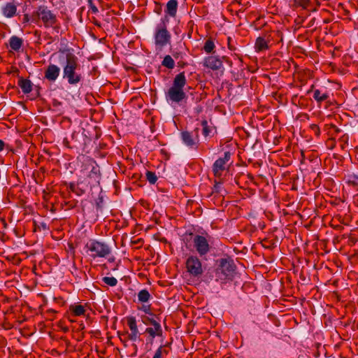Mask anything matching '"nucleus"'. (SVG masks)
I'll return each mask as SVG.
<instances>
[{"instance_id":"nucleus-1","label":"nucleus","mask_w":358,"mask_h":358,"mask_svg":"<svg viewBox=\"0 0 358 358\" xmlns=\"http://www.w3.org/2000/svg\"><path fill=\"white\" fill-rule=\"evenodd\" d=\"M59 64L62 68V78L73 86H77L84 79L78 58L72 52L60 51Z\"/></svg>"},{"instance_id":"nucleus-2","label":"nucleus","mask_w":358,"mask_h":358,"mask_svg":"<svg viewBox=\"0 0 358 358\" xmlns=\"http://www.w3.org/2000/svg\"><path fill=\"white\" fill-rule=\"evenodd\" d=\"M31 22L36 24L41 22L45 28H52L57 34L61 29V24L56 14L45 6H40L32 13Z\"/></svg>"},{"instance_id":"nucleus-3","label":"nucleus","mask_w":358,"mask_h":358,"mask_svg":"<svg viewBox=\"0 0 358 358\" xmlns=\"http://www.w3.org/2000/svg\"><path fill=\"white\" fill-rule=\"evenodd\" d=\"M187 84V79L184 71L177 74L173 80L172 85L165 92V97L168 102L180 104L187 99L184 87Z\"/></svg>"},{"instance_id":"nucleus-4","label":"nucleus","mask_w":358,"mask_h":358,"mask_svg":"<svg viewBox=\"0 0 358 358\" xmlns=\"http://www.w3.org/2000/svg\"><path fill=\"white\" fill-rule=\"evenodd\" d=\"M217 267L215 271L217 281L226 283L227 280H231L236 273V266L233 259L229 256H225L216 261Z\"/></svg>"},{"instance_id":"nucleus-5","label":"nucleus","mask_w":358,"mask_h":358,"mask_svg":"<svg viewBox=\"0 0 358 358\" xmlns=\"http://www.w3.org/2000/svg\"><path fill=\"white\" fill-rule=\"evenodd\" d=\"M90 256L93 259L106 258L111 254L110 247L105 242L92 239L85 245Z\"/></svg>"},{"instance_id":"nucleus-6","label":"nucleus","mask_w":358,"mask_h":358,"mask_svg":"<svg viewBox=\"0 0 358 358\" xmlns=\"http://www.w3.org/2000/svg\"><path fill=\"white\" fill-rule=\"evenodd\" d=\"M154 39L156 48L160 50L166 45L170 44L171 35L164 23L157 26L154 34Z\"/></svg>"},{"instance_id":"nucleus-7","label":"nucleus","mask_w":358,"mask_h":358,"mask_svg":"<svg viewBox=\"0 0 358 358\" xmlns=\"http://www.w3.org/2000/svg\"><path fill=\"white\" fill-rule=\"evenodd\" d=\"M185 266L187 271L193 277L199 278L203 273L201 262L195 255H190L187 258Z\"/></svg>"},{"instance_id":"nucleus-8","label":"nucleus","mask_w":358,"mask_h":358,"mask_svg":"<svg viewBox=\"0 0 358 358\" xmlns=\"http://www.w3.org/2000/svg\"><path fill=\"white\" fill-rule=\"evenodd\" d=\"M209 236L195 235L193 238V246L200 257L206 255L210 250Z\"/></svg>"},{"instance_id":"nucleus-9","label":"nucleus","mask_w":358,"mask_h":358,"mask_svg":"<svg viewBox=\"0 0 358 358\" xmlns=\"http://www.w3.org/2000/svg\"><path fill=\"white\" fill-rule=\"evenodd\" d=\"M199 128H196L194 131V134L187 131H182L180 136L182 143L189 148L196 149L199 141Z\"/></svg>"},{"instance_id":"nucleus-10","label":"nucleus","mask_w":358,"mask_h":358,"mask_svg":"<svg viewBox=\"0 0 358 358\" xmlns=\"http://www.w3.org/2000/svg\"><path fill=\"white\" fill-rule=\"evenodd\" d=\"M231 153L227 151L224 154V157L217 159L213 165V171L215 177H220L226 169V164L230 160Z\"/></svg>"},{"instance_id":"nucleus-11","label":"nucleus","mask_w":358,"mask_h":358,"mask_svg":"<svg viewBox=\"0 0 358 358\" xmlns=\"http://www.w3.org/2000/svg\"><path fill=\"white\" fill-rule=\"evenodd\" d=\"M17 3L13 1L7 2L1 7V13L6 18H13L17 15Z\"/></svg>"},{"instance_id":"nucleus-12","label":"nucleus","mask_w":358,"mask_h":358,"mask_svg":"<svg viewBox=\"0 0 358 358\" xmlns=\"http://www.w3.org/2000/svg\"><path fill=\"white\" fill-rule=\"evenodd\" d=\"M204 66L213 71H217L222 67V61L215 56H209L204 60Z\"/></svg>"},{"instance_id":"nucleus-13","label":"nucleus","mask_w":358,"mask_h":358,"mask_svg":"<svg viewBox=\"0 0 358 358\" xmlns=\"http://www.w3.org/2000/svg\"><path fill=\"white\" fill-rule=\"evenodd\" d=\"M60 69L55 64H50L45 71V78L49 81H55L59 76Z\"/></svg>"},{"instance_id":"nucleus-14","label":"nucleus","mask_w":358,"mask_h":358,"mask_svg":"<svg viewBox=\"0 0 358 358\" xmlns=\"http://www.w3.org/2000/svg\"><path fill=\"white\" fill-rule=\"evenodd\" d=\"M178 0H169L166 6V14L171 17H175L178 10Z\"/></svg>"},{"instance_id":"nucleus-15","label":"nucleus","mask_w":358,"mask_h":358,"mask_svg":"<svg viewBox=\"0 0 358 358\" xmlns=\"http://www.w3.org/2000/svg\"><path fill=\"white\" fill-rule=\"evenodd\" d=\"M268 42L269 41L263 36L257 37L255 43V51L259 52L268 50L269 48Z\"/></svg>"},{"instance_id":"nucleus-16","label":"nucleus","mask_w":358,"mask_h":358,"mask_svg":"<svg viewBox=\"0 0 358 358\" xmlns=\"http://www.w3.org/2000/svg\"><path fill=\"white\" fill-rule=\"evenodd\" d=\"M91 170L89 173V178L93 179L94 182H99L100 179V170L99 166L96 164L94 161H91Z\"/></svg>"},{"instance_id":"nucleus-17","label":"nucleus","mask_w":358,"mask_h":358,"mask_svg":"<svg viewBox=\"0 0 358 358\" xmlns=\"http://www.w3.org/2000/svg\"><path fill=\"white\" fill-rule=\"evenodd\" d=\"M17 84L24 94L29 93L32 90V83L28 79L20 78Z\"/></svg>"},{"instance_id":"nucleus-18","label":"nucleus","mask_w":358,"mask_h":358,"mask_svg":"<svg viewBox=\"0 0 358 358\" xmlns=\"http://www.w3.org/2000/svg\"><path fill=\"white\" fill-rule=\"evenodd\" d=\"M145 333L149 334V336L154 338L155 336H160L162 335V329L160 323L155 324L153 327H148L145 329Z\"/></svg>"},{"instance_id":"nucleus-19","label":"nucleus","mask_w":358,"mask_h":358,"mask_svg":"<svg viewBox=\"0 0 358 358\" xmlns=\"http://www.w3.org/2000/svg\"><path fill=\"white\" fill-rule=\"evenodd\" d=\"M22 39L16 36H13L9 40V45L10 48L15 51H19L22 45Z\"/></svg>"},{"instance_id":"nucleus-20","label":"nucleus","mask_w":358,"mask_h":358,"mask_svg":"<svg viewBox=\"0 0 358 358\" xmlns=\"http://www.w3.org/2000/svg\"><path fill=\"white\" fill-rule=\"evenodd\" d=\"M329 98V94L327 92H322L320 90H315L313 92V99L317 103H321L322 101H327Z\"/></svg>"},{"instance_id":"nucleus-21","label":"nucleus","mask_w":358,"mask_h":358,"mask_svg":"<svg viewBox=\"0 0 358 358\" xmlns=\"http://www.w3.org/2000/svg\"><path fill=\"white\" fill-rule=\"evenodd\" d=\"M141 321L143 324H145V325H152V326H155V324H159V318L155 315V316H150L149 315H142L141 317Z\"/></svg>"},{"instance_id":"nucleus-22","label":"nucleus","mask_w":358,"mask_h":358,"mask_svg":"<svg viewBox=\"0 0 358 358\" xmlns=\"http://www.w3.org/2000/svg\"><path fill=\"white\" fill-rule=\"evenodd\" d=\"M294 7H301L303 10H309L313 6L312 0H294Z\"/></svg>"},{"instance_id":"nucleus-23","label":"nucleus","mask_w":358,"mask_h":358,"mask_svg":"<svg viewBox=\"0 0 358 358\" xmlns=\"http://www.w3.org/2000/svg\"><path fill=\"white\" fill-rule=\"evenodd\" d=\"M127 323L131 333L140 334L135 317L129 316L127 317Z\"/></svg>"},{"instance_id":"nucleus-24","label":"nucleus","mask_w":358,"mask_h":358,"mask_svg":"<svg viewBox=\"0 0 358 358\" xmlns=\"http://www.w3.org/2000/svg\"><path fill=\"white\" fill-rule=\"evenodd\" d=\"M201 126L203 127L202 134L205 137L213 136L214 129L208 126L206 120H203L201 121Z\"/></svg>"},{"instance_id":"nucleus-25","label":"nucleus","mask_w":358,"mask_h":358,"mask_svg":"<svg viewBox=\"0 0 358 358\" xmlns=\"http://www.w3.org/2000/svg\"><path fill=\"white\" fill-rule=\"evenodd\" d=\"M150 298H151L150 294L145 289L141 290L138 293V300L141 303L148 302L150 299Z\"/></svg>"},{"instance_id":"nucleus-26","label":"nucleus","mask_w":358,"mask_h":358,"mask_svg":"<svg viewBox=\"0 0 358 358\" xmlns=\"http://www.w3.org/2000/svg\"><path fill=\"white\" fill-rule=\"evenodd\" d=\"M162 65L169 69H173L175 66V62L170 55H166L162 62Z\"/></svg>"},{"instance_id":"nucleus-27","label":"nucleus","mask_w":358,"mask_h":358,"mask_svg":"<svg viewBox=\"0 0 358 358\" xmlns=\"http://www.w3.org/2000/svg\"><path fill=\"white\" fill-rule=\"evenodd\" d=\"M70 310L75 316H80L85 314V309L82 305L71 306Z\"/></svg>"},{"instance_id":"nucleus-28","label":"nucleus","mask_w":358,"mask_h":358,"mask_svg":"<svg viewBox=\"0 0 358 358\" xmlns=\"http://www.w3.org/2000/svg\"><path fill=\"white\" fill-rule=\"evenodd\" d=\"M347 183L358 190V176L352 174L348 177Z\"/></svg>"},{"instance_id":"nucleus-29","label":"nucleus","mask_w":358,"mask_h":358,"mask_svg":"<svg viewBox=\"0 0 358 358\" xmlns=\"http://www.w3.org/2000/svg\"><path fill=\"white\" fill-rule=\"evenodd\" d=\"M69 189L71 192L75 193L78 196H81L85 194V190L80 187L78 185H76L74 183H70Z\"/></svg>"},{"instance_id":"nucleus-30","label":"nucleus","mask_w":358,"mask_h":358,"mask_svg":"<svg viewBox=\"0 0 358 358\" xmlns=\"http://www.w3.org/2000/svg\"><path fill=\"white\" fill-rule=\"evenodd\" d=\"M215 48L214 42L211 39H208L206 41L203 49L206 53L209 54L213 52Z\"/></svg>"},{"instance_id":"nucleus-31","label":"nucleus","mask_w":358,"mask_h":358,"mask_svg":"<svg viewBox=\"0 0 358 358\" xmlns=\"http://www.w3.org/2000/svg\"><path fill=\"white\" fill-rule=\"evenodd\" d=\"M166 345L160 346L155 352L152 358H162L163 355H167L169 350L165 348Z\"/></svg>"},{"instance_id":"nucleus-32","label":"nucleus","mask_w":358,"mask_h":358,"mask_svg":"<svg viewBox=\"0 0 358 358\" xmlns=\"http://www.w3.org/2000/svg\"><path fill=\"white\" fill-rule=\"evenodd\" d=\"M102 281L110 287H115L117 284V280L114 277H103Z\"/></svg>"},{"instance_id":"nucleus-33","label":"nucleus","mask_w":358,"mask_h":358,"mask_svg":"<svg viewBox=\"0 0 358 358\" xmlns=\"http://www.w3.org/2000/svg\"><path fill=\"white\" fill-rule=\"evenodd\" d=\"M146 179L150 184H155L157 180V176L155 173L148 171L146 172Z\"/></svg>"},{"instance_id":"nucleus-34","label":"nucleus","mask_w":358,"mask_h":358,"mask_svg":"<svg viewBox=\"0 0 358 358\" xmlns=\"http://www.w3.org/2000/svg\"><path fill=\"white\" fill-rule=\"evenodd\" d=\"M138 310L143 311L145 314L149 315L150 316H155V314L151 312L150 306L143 305L141 307L138 308Z\"/></svg>"},{"instance_id":"nucleus-35","label":"nucleus","mask_w":358,"mask_h":358,"mask_svg":"<svg viewBox=\"0 0 358 358\" xmlns=\"http://www.w3.org/2000/svg\"><path fill=\"white\" fill-rule=\"evenodd\" d=\"M310 130L315 134V136H319L320 135V129L316 124H312L310 125Z\"/></svg>"},{"instance_id":"nucleus-36","label":"nucleus","mask_w":358,"mask_h":358,"mask_svg":"<svg viewBox=\"0 0 358 358\" xmlns=\"http://www.w3.org/2000/svg\"><path fill=\"white\" fill-rule=\"evenodd\" d=\"M87 3L90 9L92 10V13L96 14L99 13L98 8L94 4L92 0H87Z\"/></svg>"},{"instance_id":"nucleus-37","label":"nucleus","mask_w":358,"mask_h":358,"mask_svg":"<svg viewBox=\"0 0 358 358\" xmlns=\"http://www.w3.org/2000/svg\"><path fill=\"white\" fill-rule=\"evenodd\" d=\"M64 145L69 148H76L77 145L75 143H71L67 138H65L63 141Z\"/></svg>"},{"instance_id":"nucleus-38","label":"nucleus","mask_w":358,"mask_h":358,"mask_svg":"<svg viewBox=\"0 0 358 358\" xmlns=\"http://www.w3.org/2000/svg\"><path fill=\"white\" fill-rule=\"evenodd\" d=\"M340 141L342 142L341 148L344 149L345 148V145L348 144V136L347 134L343 135L340 138Z\"/></svg>"},{"instance_id":"nucleus-39","label":"nucleus","mask_w":358,"mask_h":358,"mask_svg":"<svg viewBox=\"0 0 358 358\" xmlns=\"http://www.w3.org/2000/svg\"><path fill=\"white\" fill-rule=\"evenodd\" d=\"M140 334L129 333L127 335V338L131 341H136L140 337Z\"/></svg>"},{"instance_id":"nucleus-40","label":"nucleus","mask_w":358,"mask_h":358,"mask_svg":"<svg viewBox=\"0 0 358 358\" xmlns=\"http://www.w3.org/2000/svg\"><path fill=\"white\" fill-rule=\"evenodd\" d=\"M29 21H31V15L29 16L28 14H24L22 19V23H28Z\"/></svg>"},{"instance_id":"nucleus-41","label":"nucleus","mask_w":358,"mask_h":358,"mask_svg":"<svg viewBox=\"0 0 358 358\" xmlns=\"http://www.w3.org/2000/svg\"><path fill=\"white\" fill-rule=\"evenodd\" d=\"M222 184L220 182H215L214 185V192L220 193Z\"/></svg>"},{"instance_id":"nucleus-42","label":"nucleus","mask_w":358,"mask_h":358,"mask_svg":"<svg viewBox=\"0 0 358 358\" xmlns=\"http://www.w3.org/2000/svg\"><path fill=\"white\" fill-rule=\"evenodd\" d=\"M295 21L298 24H302L305 21V18L301 16H298Z\"/></svg>"},{"instance_id":"nucleus-43","label":"nucleus","mask_w":358,"mask_h":358,"mask_svg":"<svg viewBox=\"0 0 358 358\" xmlns=\"http://www.w3.org/2000/svg\"><path fill=\"white\" fill-rule=\"evenodd\" d=\"M315 22V17H313V18H312V19L308 22V23L307 24L306 27H311L312 26H313V25H314Z\"/></svg>"},{"instance_id":"nucleus-44","label":"nucleus","mask_w":358,"mask_h":358,"mask_svg":"<svg viewBox=\"0 0 358 358\" xmlns=\"http://www.w3.org/2000/svg\"><path fill=\"white\" fill-rule=\"evenodd\" d=\"M194 110H195V113L196 114H199L200 113L202 112L203 110V107L201 106H197L195 108H194Z\"/></svg>"},{"instance_id":"nucleus-45","label":"nucleus","mask_w":358,"mask_h":358,"mask_svg":"<svg viewBox=\"0 0 358 358\" xmlns=\"http://www.w3.org/2000/svg\"><path fill=\"white\" fill-rule=\"evenodd\" d=\"M172 55L173 56L174 58L178 59L180 57L181 53L179 52H173Z\"/></svg>"},{"instance_id":"nucleus-46","label":"nucleus","mask_w":358,"mask_h":358,"mask_svg":"<svg viewBox=\"0 0 358 358\" xmlns=\"http://www.w3.org/2000/svg\"><path fill=\"white\" fill-rule=\"evenodd\" d=\"M331 127L334 130V131L336 133H339L341 132V129L339 128H338L336 126H335L334 124H331Z\"/></svg>"},{"instance_id":"nucleus-47","label":"nucleus","mask_w":358,"mask_h":358,"mask_svg":"<svg viewBox=\"0 0 358 358\" xmlns=\"http://www.w3.org/2000/svg\"><path fill=\"white\" fill-rule=\"evenodd\" d=\"M313 4H314V3L313 2L312 7L309 10H307L308 11H309V12H316L317 10V8L314 6Z\"/></svg>"},{"instance_id":"nucleus-48","label":"nucleus","mask_w":358,"mask_h":358,"mask_svg":"<svg viewBox=\"0 0 358 358\" xmlns=\"http://www.w3.org/2000/svg\"><path fill=\"white\" fill-rule=\"evenodd\" d=\"M5 143L2 140H0V152L4 148Z\"/></svg>"},{"instance_id":"nucleus-49","label":"nucleus","mask_w":358,"mask_h":358,"mask_svg":"<svg viewBox=\"0 0 358 358\" xmlns=\"http://www.w3.org/2000/svg\"><path fill=\"white\" fill-rule=\"evenodd\" d=\"M314 3H316V6L315 7L318 8L320 6V2L317 1V0H314Z\"/></svg>"},{"instance_id":"nucleus-50","label":"nucleus","mask_w":358,"mask_h":358,"mask_svg":"<svg viewBox=\"0 0 358 358\" xmlns=\"http://www.w3.org/2000/svg\"><path fill=\"white\" fill-rule=\"evenodd\" d=\"M77 136V134H76V132H73L72 134H71V138L72 140H74V138H76V136Z\"/></svg>"},{"instance_id":"nucleus-51","label":"nucleus","mask_w":358,"mask_h":358,"mask_svg":"<svg viewBox=\"0 0 358 358\" xmlns=\"http://www.w3.org/2000/svg\"><path fill=\"white\" fill-rule=\"evenodd\" d=\"M114 261H115V257H110V258L108 259V262H113Z\"/></svg>"},{"instance_id":"nucleus-52","label":"nucleus","mask_w":358,"mask_h":358,"mask_svg":"<svg viewBox=\"0 0 358 358\" xmlns=\"http://www.w3.org/2000/svg\"><path fill=\"white\" fill-rule=\"evenodd\" d=\"M229 48L230 50H234V48L232 45H231L230 43H229Z\"/></svg>"},{"instance_id":"nucleus-53","label":"nucleus","mask_w":358,"mask_h":358,"mask_svg":"<svg viewBox=\"0 0 358 358\" xmlns=\"http://www.w3.org/2000/svg\"><path fill=\"white\" fill-rule=\"evenodd\" d=\"M48 312H50V313H56V311L54 310L53 309L49 310Z\"/></svg>"},{"instance_id":"nucleus-54","label":"nucleus","mask_w":358,"mask_h":358,"mask_svg":"<svg viewBox=\"0 0 358 358\" xmlns=\"http://www.w3.org/2000/svg\"><path fill=\"white\" fill-rule=\"evenodd\" d=\"M156 12L158 13V14H160V12H161V8L159 9H157V10H156Z\"/></svg>"},{"instance_id":"nucleus-55","label":"nucleus","mask_w":358,"mask_h":358,"mask_svg":"<svg viewBox=\"0 0 358 358\" xmlns=\"http://www.w3.org/2000/svg\"><path fill=\"white\" fill-rule=\"evenodd\" d=\"M324 22H325V23L329 22L328 20H324Z\"/></svg>"}]
</instances>
